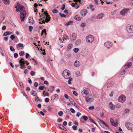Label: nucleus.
<instances>
[{
  "mask_svg": "<svg viewBox=\"0 0 133 133\" xmlns=\"http://www.w3.org/2000/svg\"><path fill=\"white\" fill-rule=\"evenodd\" d=\"M81 93L87 103H91L94 100V98L92 97L91 91L88 88L86 87L83 88Z\"/></svg>",
  "mask_w": 133,
  "mask_h": 133,
  "instance_id": "nucleus-1",
  "label": "nucleus"
},
{
  "mask_svg": "<svg viewBox=\"0 0 133 133\" xmlns=\"http://www.w3.org/2000/svg\"><path fill=\"white\" fill-rule=\"evenodd\" d=\"M40 17L41 18V21L39 22V23L41 24L45 23V22L47 23L50 20V17L46 12H44L43 14L41 15Z\"/></svg>",
  "mask_w": 133,
  "mask_h": 133,
  "instance_id": "nucleus-2",
  "label": "nucleus"
},
{
  "mask_svg": "<svg viewBox=\"0 0 133 133\" xmlns=\"http://www.w3.org/2000/svg\"><path fill=\"white\" fill-rule=\"evenodd\" d=\"M126 30L129 33H133V25L130 24H128L126 26Z\"/></svg>",
  "mask_w": 133,
  "mask_h": 133,
  "instance_id": "nucleus-3",
  "label": "nucleus"
},
{
  "mask_svg": "<svg viewBox=\"0 0 133 133\" xmlns=\"http://www.w3.org/2000/svg\"><path fill=\"white\" fill-rule=\"evenodd\" d=\"M63 76L66 79H68L70 77V71L68 70H64L63 73Z\"/></svg>",
  "mask_w": 133,
  "mask_h": 133,
  "instance_id": "nucleus-4",
  "label": "nucleus"
},
{
  "mask_svg": "<svg viewBox=\"0 0 133 133\" xmlns=\"http://www.w3.org/2000/svg\"><path fill=\"white\" fill-rule=\"evenodd\" d=\"M86 40L87 42L88 43H91L94 40L93 36L91 35H89L86 37Z\"/></svg>",
  "mask_w": 133,
  "mask_h": 133,
  "instance_id": "nucleus-5",
  "label": "nucleus"
},
{
  "mask_svg": "<svg viewBox=\"0 0 133 133\" xmlns=\"http://www.w3.org/2000/svg\"><path fill=\"white\" fill-rule=\"evenodd\" d=\"M125 126L128 130L131 131L133 130V125L132 123H127L126 124Z\"/></svg>",
  "mask_w": 133,
  "mask_h": 133,
  "instance_id": "nucleus-6",
  "label": "nucleus"
},
{
  "mask_svg": "<svg viewBox=\"0 0 133 133\" xmlns=\"http://www.w3.org/2000/svg\"><path fill=\"white\" fill-rule=\"evenodd\" d=\"M126 99V97L125 96L123 95H121L118 99L119 102L122 103L124 102Z\"/></svg>",
  "mask_w": 133,
  "mask_h": 133,
  "instance_id": "nucleus-7",
  "label": "nucleus"
},
{
  "mask_svg": "<svg viewBox=\"0 0 133 133\" xmlns=\"http://www.w3.org/2000/svg\"><path fill=\"white\" fill-rule=\"evenodd\" d=\"M27 62V61L25 62L23 58H21L19 61V63H20V65L21 66L20 68L22 69L24 68L25 67L24 64L25 63Z\"/></svg>",
  "mask_w": 133,
  "mask_h": 133,
  "instance_id": "nucleus-8",
  "label": "nucleus"
},
{
  "mask_svg": "<svg viewBox=\"0 0 133 133\" xmlns=\"http://www.w3.org/2000/svg\"><path fill=\"white\" fill-rule=\"evenodd\" d=\"M99 124L103 127L104 128H107L108 127V126L103 121L99 119Z\"/></svg>",
  "mask_w": 133,
  "mask_h": 133,
  "instance_id": "nucleus-9",
  "label": "nucleus"
},
{
  "mask_svg": "<svg viewBox=\"0 0 133 133\" xmlns=\"http://www.w3.org/2000/svg\"><path fill=\"white\" fill-rule=\"evenodd\" d=\"M129 10V9H124L120 12V14L123 16H124Z\"/></svg>",
  "mask_w": 133,
  "mask_h": 133,
  "instance_id": "nucleus-10",
  "label": "nucleus"
},
{
  "mask_svg": "<svg viewBox=\"0 0 133 133\" xmlns=\"http://www.w3.org/2000/svg\"><path fill=\"white\" fill-rule=\"evenodd\" d=\"M88 13L87 10L86 9H83L81 11V14L83 17L85 16Z\"/></svg>",
  "mask_w": 133,
  "mask_h": 133,
  "instance_id": "nucleus-11",
  "label": "nucleus"
},
{
  "mask_svg": "<svg viewBox=\"0 0 133 133\" xmlns=\"http://www.w3.org/2000/svg\"><path fill=\"white\" fill-rule=\"evenodd\" d=\"M114 84L113 82L112 81L109 80L107 84V86L108 88H109L112 87Z\"/></svg>",
  "mask_w": 133,
  "mask_h": 133,
  "instance_id": "nucleus-12",
  "label": "nucleus"
},
{
  "mask_svg": "<svg viewBox=\"0 0 133 133\" xmlns=\"http://www.w3.org/2000/svg\"><path fill=\"white\" fill-rule=\"evenodd\" d=\"M110 121L111 124L113 125L116 126L117 125V123L116 121H114V120L112 118L110 119Z\"/></svg>",
  "mask_w": 133,
  "mask_h": 133,
  "instance_id": "nucleus-13",
  "label": "nucleus"
},
{
  "mask_svg": "<svg viewBox=\"0 0 133 133\" xmlns=\"http://www.w3.org/2000/svg\"><path fill=\"white\" fill-rule=\"evenodd\" d=\"M69 100L70 102L72 104L75 106L77 108H78L79 106L75 103L73 100L71 98H70Z\"/></svg>",
  "mask_w": 133,
  "mask_h": 133,
  "instance_id": "nucleus-14",
  "label": "nucleus"
},
{
  "mask_svg": "<svg viewBox=\"0 0 133 133\" xmlns=\"http://www.w3.org/2000/svg\"><path fill=\"white\" fill-rule=\"evenodd\" d=\"M104 45L107 48H109V47L111 46V42H106L104 44Z\"/></svg>",
  "mask_w": 133,
  "mask_h": 133,
  "instance_id": "nucleus-15",
  "label": "nucleus"
},
{
  "mask_svg": "<svg viewBox=\"0 0 133 133\" xmlns=\"http://www.w3.org/2000/svg\"><path fill=\"white\" fill-rule=\"evenodd\" d=\"M104 15L103 13L100 14L98 15L97 16V18L98 19H101L104 16Z\"/></svg>",
  "mask_w": 133,
  "mask_h": 133,
  "instance_id": "nucleus-16",
  "label": "nucleus"
},
{
  "mask_svg": "<svg viewBox=\"0 0 133 133\" xmlns=\"http://www.w3.org/2000/svg\"><path fill=\"white\" fill-rule=\"evenodd\" d=\"M109 108L112 110H114L115 109V106L112 103L110 102L109 104Z\"/></svg>",
  "mask_w": 133,
  "mask_h": 133,
  "instance_id": "nucleus-17",
  "label": "nucleus"
},
{
  "mask_svg": "<svg viewBox=\"0 0 133 133\" xmlns=\"http://www.w3.org/2000/svg\"><path fill=\"white\" fill-rule=\"evenodd\" d=\"M25 17V15L24 13H21L20 15V19H21L22 21H23Z\"/></svg>",
  "mask_w": 133,
  "mask_h": 133,
  "instance_id": "nucleus-18",
  "label": "nucleus"
},
{
  "mask_svg": "<svg viewBox=\"0 0 133 133\" xmlns=\"http://www.w3.org/2000/svg\"><path fill=\"white\" fill-rule=\"evenodd\" d=\"M132 63L131 62H129L127 64H125V68L126 69H127L130 66H131L132 65Z\"/></svg>",
  "mask_w": 133,
  "mask_h": 133,
  "instance_id": "nucleus-19",
  "label": "nucleus"
},
{
  "mask_svg": "<svg viewBox=\"0 0 133 133\" xmlns=\"http://www.w3.org/2000/svg\"><path fill=\"white\" fill-rule=\"evenodd\" d=\"M12 34V32L9 31H7L5 32L3 34V36H6L8 35H10Z\"/></svg>",
  "mask_w": 133,
  "mask_h": 133,
  "instance_id": "nucleus-20",
  "label": "nucleus"
},
{
  "mask_svg": "<svg viewBox=\"0 0 133 133\" xmlns=\"http://www.w3.org/2000/svg\"><path fill=\"white\" fill-rule=\"evenodd\" d=\"M72 44H69L67 46L66 49L68 51H69L71 49L72 47Z\"/></svg>",
  "mask_w": 133,
  "mask_h": 133,
  "instance_id": "nucleus-21",
  "label": "nucleus"
},
{
  "mask_svg": "<svg viewBox=\"0 0 133 133\" xmlns=\"http://www.w3.org/2000/svg\"><path fill=\"white\" fill-rule=\"evenodd\" d=\"M74 65L75 66L77 67L80 65V63L79 61H76L74 63Z\"/></svg>",
  "mask_w": 133,
  "mask_h": 133,
  "instance_id": "nucleus-22",
  "label": "nucleus"
},
{
  "mask_svg": "<svg viewBox=\"0 0 133 133\" xmlns=\"http://www.w3.org/2000/svg\"><path fill=\"white\" fill-rule=\"evenodd\" d=\"M74 18L76 20L79 21L81 19V17L79 15H77L75 16Z\"/></svg>",
  "mask_w": 133,
  "mask_h": 133,
  "instance_id": "nucleus-23",
  "label": "nucleus"
},
{
  "mask_svg": "<svg viewBox=\"0 0 133 133\" xmlns=\"http://www.w3.org/2000/svg\"><path fill=\"white\" fill-rule=\"evenodd\" d=\"M71 37H72L71 38L72 41H73L76 38V34L75 33H73L72 34Z\"/></svg>",
  "mask_w": 133,
  "mask_h": 133,
  "instance_id": "nucleus-24",
  "label": "nucleus"
},
{
  "mask_svg": "<svg viewBox=\"0 0 133 133\" xmlns=\"http://www.w3.org/2000/svg\"><path fill=\"white\" fill-rule=\"evenodd\" d=\"M31 94L33 96H36L37 95V93L36 91L32 90L31 91Z\"/></svg>",
  "mask_w": 133,
  "mask_h": 133,
  "instance_id": "nucleus-25",
  "label": "nucleus"
},
{
  "mask_svg": "<svg viewBox=\"0 0 133 133\" xmlns=\"http://www.w3.org/2000/svg\"><path fill=\"white\" fill-rule=\"evenodd\" d=\"M54 88H55V87L54 86H49V89H51V88H52V90L48 89V91H49L51 93H52L53 91V89H54Z\"/></svg>",
  "mask_w": 133,
  "mask_h": 133,
  "instance_id": "nucleus-26",
  "label": "nucleus"
},
{
  "mask_svg": "<svg viewBox=\"0 0 133 133\" xmlns=\"http://www.w3.org/2000/svg\"><path fill=\"white\" fill-rule=\"evenodd\" d=\"M19 10H20L22 11L25 12V10L24 7L23 6L21 5L19 6Z\"/></svg>",
  "mask_w": 133,
  "mask_h": 133,
  "instance_id": "nucleus-27",
  "label": "nucleus"
},
{
  "mask_svg": "<svg viewBox=\"0 0 133 133\" xmlns=\"http://www.w3.org/2000/svg\"><path fill=\"white\" fill-rule=\"evenodd\" d=\"M3 2L5 4H9L10 0H2Z\"/></svg>",
  "mask_w": 133,
  "mask_h": 133,
  "instance_id": "nucleus-28",
  "label": "nucleus"
},
{
  "mask_svg": "<svg viewBox=\"0 0 133 133\" xmlns=\"http://www.w3.org/2000/svg\"><path fill=\"white\" fill-rule=\"evenodd\" d=\"M58 97V95L56 94H55V95H53L52 96V98L53 99H56Z\"/></svg>",
  "mask_w": 133,
  "mask_h": 133,
  "instance_id": "nucleus-29",
  "label": "nucleus"
},
{
  "mask_svg": "<svg viewBox=\"0 0 133 133\" xmlns=\"http://www.w3.org/2000/svg\"><path fill=\"white\" fill-rule=\"evenodd\" d=\"M35 101L37 102L38 101H39L40 102H41V100L39 99L38 97V96H36L35 97Z\"/></svg>",
  "mask_w": 133,
  "mask_h": 133,
  "instance_id": "nucleus-30",
  "label": "nucleus"
},
{
  "mask_svg": "<svg viewBox=\"0 0 133 133\" xmlns=\"http://www.w3.org/2000/svg\"><path fill=\"white\" fill-rule=\"evenodd\" d=\"M43 95H44V96H49V94L48 92H45V91H43Z\"/></svg>",
  "mask_w": 133,
  "mask_h": 133,
  "instance_id": "nucleus-31",
  "label": "nucleus"
},
{
  "mask_svg": "<svg viewBox=\"0 0 133 133\" xmlns=\"http://www.w3.org/2000/svg\"><path fill=\"white\" fill-rule=\"evenodd\" d=\"M93 5L92 4L90 5L89 6L90 8L92 11H93L95 10L94 8H93Z\"/></svg>",
  "mask_w": 133,
  "mask_h": 133,
  "instance_id": "nucleus-32",
  "label": "nucleus"
},
{
  "mask_svg": "<svg viewBox=\"0 0 133 133\" xmlns=\"http://www.w3.org/2000/svg\"><path fill=\"white\" fill-rule=\"evenodd\" d=\"M79 49L78 48H74L73 50L74 51L75 53H77L79 51Z\"/></svg>",
  "mask_w": 133,
  "mask_h": 133,
  "instance_id": "nucleus-33",
  "label": "nucleus"
},
{
  "mask_svg": "<svg viewBox=\"0 0 133 133\" xmlns=\"http://www.w3.org/2000/svg\"><path fill=\"white\" fill-rule=\"evenodd\" d=\"M68 81V83L69 84H71V82L72 79V78L70 77Z\"/></svg>",
  "mask_w": 133,
  "mask_h": 133,
  "instance_id": "nucleus-34",
  "label": "nucleus"
},
{
  "mask_svg": "<svg viewBox=\"0 0 133 133\" xmlns=\"http://www.w3.org/2000/svg\"><path fill=\"white\" fill-rule=\"evenodd\" d=\"M24 52L23 51H21L19 53V55L21 56H23L24 54Z\"/></svg>",
  "mask_w": 133,
  "mask_h": 133,
  "instance_id": "nucleus-35",
  "label": "nucleus"
},
{
  "mask_svg": "<svg viewBox=\"0 0 133 133\" xmlns=\"http://www.w3.org/2000/svg\"><path fill=\"white\" fill-rule=\"evenodd\" d=\"M59 15L62 17H66V16L64 14H62L60 13L59 14Z\"/></svg>",
  "mask_w": 133,
  "mask_h": 133,
  "instance_id": "nucleus-36",
  "label": "nucleus"
},
{
  "mask_svg": "<svg viewBox=\"0 0 133 133\" xmlns=\"http://www.w3.org/2000/svg\"><path fill=\"white\" fill-rule=\"evenodd\" d=\"M81 42V41L79 39H78L77 40L76 42V44L77 45H78Z\"/></svg>",
  "mask_w": 133,
  "mask_h": 133,
  "instance_id": "nucleus-37",
  "label": "nucleus"
},
{
  "mask_svg": "<svg viewBox=\"0 0 133 133\" xmlns=\"http://www.w3.org/2000/svg\"><path fill=\"white\" fill-rule=\"evenodd\" d=\"M72 21H70L66 24V25L68 26L72 24Z\"/></svg>",
  "mask_w": 133,
  "mask_h": 133,
  "instance_id": "nucleus-38",
  "label": "nucleus"
},
{
  "mask_svg": "<svg viewBox=\"0 0 133 133\" xmlns=\"http://www.w3.org/2000/svg\"><path fill=\"white\" fill-rule=\"evenodd\" d=\"M130 111V110L128 109H125V110L124 113L125 114H127Z\"/></svg>",
  "mask_w": 133,
  "mask_h": 133,
  "instance_id": "nucleus-39",
  "label": "nucleus"
},
{
  "mask_svg": "<svg viewBox=\"0 0 133 133\" xmlns=\"http://www.w3.org/2000/svg\"><path fill=\"white\" fill-rule=\"evenodd\" d=\"M63 114V112L62 111H60L58 113V115L60 116H62Z\"/></svg>",
  "mask_w": 133,
  "mask_h": 133,
  "instance_id": "nucleus-40",
  "label": "nucleus"
},
{
  "mask_svg": "<svg viewBox=\"0 0 133 133\" xmlns=\"http://www.w3.org/2000/svg\"><path fill=\"white\" fill-rule=\"evenodd\" d=\"M83 118L84 120L85 121H87L88 119V117L87 116H83Z\"/></svg>",
  "mask_w": 133,
  "mask_h": 133,
  "instance_id": "nucleus-41",
  "label": "nucleus"
},
{
  "mask_svg": "<svg viewBox=\"0 0 133 133\" xmlns=\"http://www.w3.org/2000/svg\"><path fill=\"white\" fill-rule=\"evenodd\" d=\"M17 45L19 47H24L23 44L21 43H19L17 44Z\"/></svg>",
  "mask_w": 133,
  "mask_h": 133,
  "instance_id": "nucleus-42",
  "label": "nucleus"
},
{
  "mask_svg": "<svg viewBox=\"0 0 133 133\" xmlns=\"http://www.w3.org/2000/svg\"><path fill=\"white\" fill-rule=\"evenodd\" d=\"M44 87L43 86H39V89L40 90H43L44 89Z\"/></svg>",
  "mask_w": 133,
  "mask_h": 133,
  "instance_id": "nucleus-43",
  "label": "nucleus"
},
{
  "mask_svg": "<svg viewBox=\"0 0 133 133\" xmlns=\"http://www.w3.org/2000/svg\"><path fill=\"white\" fill-rule=\"evenodd\" d=\"M10 50L11 51H15V50L14 48V47L13 46H10Z\"/></svg>",
  "mask_w": 133,
  "mask_h": 133,
  "instance_id": "nucleus-44",
  "label": "nucleus"
},
{
  "mask_svg": "<svg viewBox=\"0 0 133 133\" xmlns=\"http://www.w3.org/2000/svg\"><path fill=\"white\" fill-rule=\"evenodd\" d=\"M33 20V18L32 17H29V22L30 23H33V22H31Z\"/></svg>",
  "mask_w": 133,
  "mask_h": 133,
  "instance_id": "nucleus-45",
  "label": "nucleus"
},
{
  "mask_svg": "<svg viewBox=\"0 0 133 133\" xmlns=\"http://www.w3.org/2000/svg\"><path fill=\"white\" fill-rule=\"evenodd\" d=\"M70 110L72 113H75V110L73 108H70Z\"/></svg>",
  "mask_w": 133,
  "mask_h": 133,
  "instance_id": "nucleus-46",
  "label": "nucleus"
},
{
  "mask_svg": "<svg viewBox=\"0 0 133 133\" xmlns=\"http://www.w3.org/2000/svg\"><path fill=\"white\" fill-rule=\"evenodd\" d=\"M29 30L30 31H31L32 29L33 28V27L31 26H29Z\"/></svg>",
  "mask_w": 133,
  "mask_h": 133,
  "instance_id": "nucleus-47",
  "label": "nucleus"
},
{
  "mask_svg": "<svg viewBox=\"0 0 133 133\" xmlns=\"http://www.w3.org/2000/svg\"><path fill=\"white\" fill-rule=\"evenodd\" d=\"M43 32L45 33V34H46V30L45 29H44L42 31L41 36H42L43 35Z\"/></svg>",
  "mask_w": 133,
  "mask_h": 133,
  "instance_id": "nucleus-48",
  "label": "nucleus"
},
{
  "mask_svg": "<svg viewBox=\"0 0 133 133\" xmlns=\"http://www.w3.org/2000/svg\"><path fill=\"white\" fill-rule=\"evenodd\" d=\"M63 37L66 40L67 39H69V38H68V37L66 36V35H63Z\"/></svg>",
  "mask_w": 133,
  "mask_h": 133,
  "instance_id": "nucleus-49",
  "label": "nucleus"
},
{
  "mask_svg": "<svg viewBox=\"0 0 133 133\" xmlns=\"http://www.w3.org/2000/svg\"><path fill=\"white\" fill-rule=\"evenodd\" d=\"M88 108L90 110H94L95 109V108L94 106H92L89 107Z\"/></svg>",
  "mask_w": 133,
  "mask_h": 133,
  "instance_id": "nucleus-50",
  "label": "nucleus"
},
{
  "mask_svg": "<svg viewBox=\"0 0 133 133\" xmlns=\"http://www.w3.org/2000/svg\"><path fill=\"white\" fill-rule=\"evenodd\" d=\"M30 75L31 76H34L35 75V73L33 71H31L30 72Z\"/></svg>",
  "mask_w": 133,
  "mask_h": 133,
  "instance_id": "nucleus-51",
  "label": "nucleus"
},
{
  "mask_svg": "<svg viewBox=\"0 0 133 133\" xmlns=\"http://www.w3.org/2000/svg\"><path fill=\"white\" fill-rule=\"evenodd\" d=\"M73 94L75 96H77L78 95L77 93L74 91H72Z\"/></svg>",
  "mask_w": 133,
  "mask_h": 133,
  "instance_id": "nucleus-52",
  "label": "nucleus"
},
{
  "mask_svg": "<svg viewBox=\"0 0 133 133\" xmlns=\"http://www.w3.org/2000/svg\"><path fill=\"white\" fill-rule=\"evenodd\" d=\"M121 107V105L120 104H117L116 105V107L117 108H119Z\"/></svg>",
  "mask_w": 133,
  "mask_h": 133,
  "instance_id": "nucleus-53",
  "label": "nucleus"
},
{
  "mask_svg": "<svg viewBox=\"0 0 133 133\" xmlns=\"http://www.w3.org/2000/svg\"><path fill=\"white\" fill-rule=\"evenodd\" d=\"M72 127L74 130H76L77 128V127L75 125H73Z\"/></svg>",
  "mask_w": 133,
  "mask_h": 133,
  "instance_id": "nucleus-54",
  "label": "nucleus"
},
{
  "mask_svg": "<svg viewBox=\"0 0 133 133\" xmlns=\"http://www.w3.org/2000/svg\"><path fill=\"white\" fill-rule=\"evenodd\" d=\"M34 86L35 87H37L38 85V83L37 82H35L34 83Z\"/></svg>",
  "mask_w": 133,
  "mask_h": 133,
  "instance_id": "nucleus-55",
  "label": "nucleus"
},
{
  "mask_svg": "<svg viewBox=\"0 0 133 133\" xmlns=\"http://www.w3.org/2000/svg\"><path fill=\"white\" fill-rule=\"evenodd\" d=\"M62 121V120L61 118H59L57 120V121L58 122H60Z\"/></svg>",
  "mask_w": 133,
  "mask_h": 133,
  "instance_id": "nucleus-56",
  "label": "nucleus"
},
{
  "mask_svg": "<svg viewBox=\"0 0 133 133\" xmlns=\"http://www.w3.org/2000/svg\"><path fill=\"white\" fill-rule=\"evenodd\" d=\"M10 38L12 40H14L15 38V37L14 35H12L10 36Z\"/></svg>",
  "mask_w": 133,
  "mask_h": 133,
  "instance_id": "nucleus-57",
  "label": "nucleus"
},
{
  "mask_svg": "<svg viewBox=\"0 0 133 133\" xmlns=\"http://www.w3.org/2000/svg\"><path fill=\"white\" fill-rule=\"evenodd\" d=\"M58 10L57 9H54L52 11V12L54 13H56L57 12Z\"/></svg>",
  "mask_w": 133,
  "mask_h": 133,
  "instance_id": "nucleus-58",
  "label": "nucleus"
},
{
  "mask_svg": "<svg viewBox=\"0 0 133 133\" xmlns=\"http://www.w3.org/2000/svg\"><path fill=\"white\" fill-rule=\"evenodd\" d=\"M18 55L17 53H15L14 54V57L15 58H16L18 57Z\"/></svg>",
  "mask_w": 133,
  "mask_h": 133,
  "instance_id": "nucleus-59",
  "label": "nucleus"
},
{
  "mask_svg": "<svg viewBox=\"0 0 133 133\" xmlns=\"http://www.w3.org/2000/svg\"><path fill=\"white\" fill-rule=\"evenodd\" d=\"M85 26V23H81V26L82 27H84Z\"/></svg>",
  "mask_w": 133,
  "mask_h": 133,
  "instance_id": "nucleus-60",
  "label": "nucleus"
},
{
  "mask_svg": "<svg viewBox=\"0 0 133 133\" xmlns=\"http://www.w3.org/2000/svg\"><path fill=\"white\" fill-rule=\"evenodd\" d=\"M62 6L63 7L61 8V9L62 10H64L65 9V6L64 4H63Z\"/></svg>",
  "mask_w": 133,
  "mask_h": 133,
  "instance_id": "nucleus-61",
  "label": "nucleus"
},
{
  "mask_svg": "<svg viewBox=\"0 0 133 133\" xmlns=\"http://www.w3.org/2000/svg\"><path fill=\"white\" fill-rule=\"evenodd\" d=\"M19 84L20 86L22 88H23L24 87L22 83L21 82H20L19 83Z\"/></svg>",
  "mask_w": 133,
  "mask_h": 133,
  "instance_id": "nucleus-62",
  "label": "nucleus"
},
{
  "mask_svg": "<svg viewBox=\"0 0 133 133\" xmlns=\"http://www.w3.org/2000/svg\"><path fill=\"white\" fill-rule=\"evenodd\" d=\"M45 101L46 102H48L49 101V99L48 98H46L45 99Z\"/></svg>",
  "mask_w": 133,
  "mask_h": 133,
  "instance_id": "nucleus-63",
  "label": "nucleus"
},
{
  "mask_svg": "<svg viewBox=\"0 0 133 133\" xmlns=\"http://www.w3.org/2000/svg\"><path fill=\"white\" fill-rule=\"evenodd\" d=\"M48 108L49 111H51V110H52V108L51 107L48 106Z\"/></svg>",
  "mask_w": 133,
  "mask_h": 133,
  "instance_id": "nucleus-64",
  "label": "nucleus"
}]
</instances>
